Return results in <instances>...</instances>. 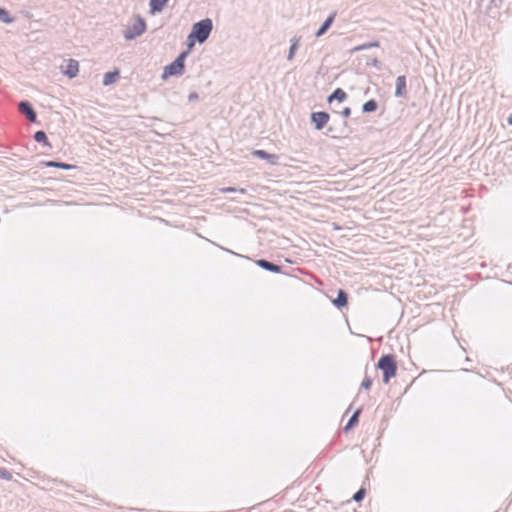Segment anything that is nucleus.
Here are the masks:
<instances>
[{
	"mask_svg": "<svg viewBox=\"0 0 512 512\" xmlns=\"http://www.w3.org/2000/svg\"><path fill=\"white\" fill-rule=\"evenodd\" d=\"M376 368L382 371L383 383L388 384L397 375L398 364L396 356L392 353L381 355L376 363Z\"/></svg>",
	"mask_w": 512,
	"mask_h": 512,
	"instance_id": "obj_1",
	"label": "nucleus"
},
{
	"mask_svg": "<svg viewBox=\"0 0 512 512\" xmlns=\"http://www.w3.org/2000/svg\"><path fill=\"white\" fill-rule=\"evenodd\" d=\"M213 30V21L210 18H204L192 25L191 37L196 38L198 44L205 43Z\"/></svg>",
	"mask_w": 512,
	"mask_h": 512,
	"instance_id": "obj_2",
	"label": "nucleus"
},
{
	"mask_svg": "<svg viewBox=\"0 0 512 512\" xmlns=\"http://www.w3.org/2000/svg\"><path fill=\"white\" fill-rule=\"evenodd\" d=\"M185 58L184 54H178L176 58L166 65L161 74L162 80H167L169 77H179L182 76L185 72Z\"/></svg>",
	"mask_w": 512,
	"mask_h": 512,
	"instance_id": "obj_3",
	"label": "nucleus"
},
{
	"mask_svg": "<svg viewBox=\"0 0 512 512\" xmlns=\"http://www.w3.org/2000/svg\"><path fill=\"white\" fill-rule=\"evenodd\" d=\"M146 30L147 23L145 19L137 14L135 17V22L132 25H128L124 29L123 36L127 41H131L144 34Z\"/></svg>",
	"mask_w": 512,
	"mask_h": 512,
	"instance_id": "obj_4",
	"label": "nucleus"
},
{
	"mask_svg": "<svg viewBox=\"0 0 512 512\" xmlns=\"http://www.w3.org/2000/svg\"><path fill=\"white\" fill-rule=\"evenodd\" d=\"M330 120V115L326 111H316L310 114V122L317 131L323 130Z\"/></svg>",
	"mask_w": 512,
	"mask_h": 512,
	"instance_id": "obj_5",
	"label": "nucleus"
},
{
	"mask_svg": "<svg viewBox=\"0 0 512 512\" xmlns=\"http://www.w3.org/2000/svg\"><path fill=\"white\" fill-rule=\"evenodd\" d=\"M18 109L20 113H22L29 122L35 123L37 122V112L34 109L33 105L28 100H22L18 103Z\"/></svg>",
	"mask_w": 512,
	"mask_h": 512,
	"instance_id": "obj_6",
	"label": "nucleus"
},
{
	"mask_svg": "<svg viewBox=\"0 0 512 512\" xmlns=\"http://www.w3.org/2000/svg\"><path fill=\"white\" fill-rule=\"evenodd\" d=\"M255 264L260 267L261 269L268 271L270 273L274 274H286L283 270V266L280 264H276L274 262H271L265 258H260L254 261Z\"/></svg>",
	"mask_w": 512,
	"mask_h": 512,
	"instance_id": "obj_7",
	"label": "nucleus"
},
{
	"mask_svg": "<svg viewBox=\"0 0 512 512\" xmlns=\"http://www.w3.org/2000/svg\"><path fill=\"white\" fill-rule=\"evenodd\" d=\"M251 154L258 159L265 160L267 163H269L272 166L279 165V155L269 153L266 150L262 149H254Z\"/></svg>",
	"mask_w": 512,
	"mask_h": 512,
	"instance_id": "obj_8",
	"label": "nucleus"
},
{
	"mask_svg": "<svg viewBox=\"0 0 512 512\" xmlns=\"http://www.w3.org/2000/svg\"><path fill=\"white\" fill-rule=\"evenodd\" d=\"M348 300L349 294L342 288L337 289V295L335 298H331L332 304L339 310H343L348 306Z\"/></svg>",
	"mask_w": 512,
	"mask_h": 512,
	"instance_id": "obj_9",
	"label": "nucleus"
},
{
	"mask_svg": "<svg viewBox=\"0 0 512 512\" xmlns=\"http://www.w3.org/2000/svg\"><path fill=\"white\" fill-rule=\"evenodd\" d=\"M407 79L405 75H400L396 78L395 83V92L394 95L396 98H406L407 97Z\"/></svg>",
	"mask_w": 512,
	"mask_h": 512,
	"instance_id": "obj_10",
	"label": "nucleus"
},
{
	"mask_svg": "<svg viewBox=\"0 0 512 512\" xmlns=\"http://www.w3.org/2000/svg\"><path fill=\"white\" fill-rule=\"evenodd\" d=\"M62 73L69 79L77 77L79 73V62L75 59H68Z\"/></svg>",
	"mask_w": 512,
	"mask_h": 512,
	"instance_id": "obj_11",
	"label": "nucleus"
},
{
	"mask_svg": "<svg viewBox=\"0 0 512 512\" xmlns=\"http://www.w3.org/2000/svg\"><path fill=\"white\" fill-rule=\"evenodd\" d=\"M40 164L43 167L58 168V169L67 170V171L74 170L77 168V166L74 164H70V163H66V162H62V161H58V160L41 161Z\"/></svg>",
	"mask_w": 512,
	"mask_h": 512,
	"instance_id": "obj_12",
	"label": "nucleus"
},
{
	"mask_svg": "<svg viewBox=\"0 0 512 512\" xmlns=\"http://www.w3.org/2000/svg\"><path fill=\"white\" fill-rule=\"evenodd\" d=\"M336 15H337V13L334 11V12H331L327 16V18L323 21V23L320 25V27L315 32L314 36L316 38H319V37L323 36L324 34H326V32L331 28Z\"/></svg>",
	"mask_w": 512,
	"mask_h": 512,
	"instance_id": "obj_13",
	"label": "nucleus"
},
{
	"mask_svg": "<svg viewBox=\"0 0 512 512\" xmlns=\"http://www.w3.org/2000/svg\"><path fill=\"white\" fill-rule=\"evenodd\" d=\"M362 413V407H359L357 408L353 414L350 416V418L348 419L347 423L345 424L343 430L345 433H348L349 431H351L353 428H355L358 423H359V417Z\"/></svg>",
	"mask_w": 512,
	"mask_h": 512,
	"instance_id": "obj_14",
	"label": "nucleus"
},
{
	"mask_svg": "<svg viewBox=\"0 0 512 512\" xmlns=\"http://www.w3.org/2000/svg\"><path fill=\"white\" fill-rule=\"evenodd\" d=\"M348 98L347 93L342 88H336L334 91L328 95L327 102L331 104L334 101L342 103L346 101Z\"/></svg>",
	"mask_w": 512,
	"mask_h": 512,
	"instance_id": "obj_15",
	"label": "nucleus"
},
{
	"mask_svg": "<svg viewBox=\"0 0 512 512\" xmlns=\"http://www.w3.org/2000/svg\"><path fill=\"white\" fill-rule=\"evenodd\" d=\"M170 0H150L149 9L150 13L155 15L161 13L168 5Z\"/></svg>",
	"mask_w": 512,
	"mask_h": 512,
	"instance_id": "obj_16",
	"label": "nucleus"
},
{
	"mask_svg": "<svg viewBox=\"0 0 512 512\" xmlns=\"http://www.w3.org/2000/svg\"><path fill=\"white\" fill-rule=\"evenodd\" d=\"M120 78V71L118 69H114L112 71H108L103 75L102 84L104 86H110L116 83Z\"/></svg>",
	"mask_w": 512,
	"mask_h": 512,
	"instance_id": "obj_17",
	"label": "nucleus"
},
{
	"mask_svg": "<svg viewBox=\"0 0 512 512\" xmlns=\"http://www.w3.org/2000/svg\"><path fill=\"white\" fill-rule=\"evenodd\" d=\"M301 39L302 37L301 36H293L290 40V47H289V51H288V54H287V60L288 61H292L295 57V54L300 46V43H301Z\"/></svg>",
	"mask_w": 512,
	"mask_h": 512,
	"instance_id": "obj_18",
	"label": "nucleus"
},
{
	"mask_svg": "<svg viewBox=\"0 0 512 512\" xmlns=\"http://www.w3.org/2000/svg\"><path fill=\"white\" fill-rule=\"evenodd\" d=\"M33 139L35 142L43 145L47 148H52V144L48 139V136L44 130H38L34 133Z\"/></svg>",
	"mask_w": 512,
	"mask_h": 512,
	"instance_id": "obj_19",
	"label": "nucleus"
},
{
	"mask_svg": "<svg viewBox=\"0 0 512 512\" xmlns=\"http://www.w3.org/2000/svg\"><path fill=\"white\" fill-rule=\"evenodd\" d=\"M378 102L376 99L372 98V99H369L368 101H366L362 107H361V111L363 114H370V113H373L375 112L377 109H378Z\"/></svg>",
	"mask_w": 512,
	"mask_h": 512,
	"instance_id": "obj_20",
	"label": "nucleus"
},
{
	"mask_svg": "<svg viewBox=\"0 0 512 512\" xmlns=\"http://www.w3.org/2000/svg\"><path fill=\"white\" fill-rule=\"evenodd\" d=\"M15 17L4 7H0V22L5 24H12L15 22Z\"/></svg>",
	"mask_w": 512,
	"mask_h": 512,
	"instance_id": "obj_21",
	"label": "nucleus"
},
{
	"mask_svg": "<svg viewBox=\"0 0 512 512\" xmlns=\"http://www.w3.org/2000/svg\"><path fill=\"white\" fill-rule=\"evenodd\" d=\"M195 43H197L196 38L191 37V33H189L186 42L187 48L181 51L179 54H184L185 58H187L188 55L191 53L192 49L194 48Z\"/></svg>",
	"mask_w": 512,
	"mask_h": 512,
	"instance_id": "obj_22",
	"label": "nucleus"
},
{
	"mask_svg": "<svg viewBox=\"0 0 512 512\" xmlns=\"http://www.w3.org/2000/svg\"><path fill=\"white\" fill-rule=\"evenodd\" d=\"M366 495V489L364 487H361L359 490H357L354 495L352 496V500L355 502H361Z\"/></svg>",
	"mask_w": 512,
	"mask_h": 512,
	"instance_id": "obj_23",
	"label": "nucleus"
},
{
	"mask_svg": "<svg viewBox=\"0 0 512 512\" xmlns=\"http://www.w3.org/2000/svg\"><path fill=\"white\" fill-rule=\"evenodd\" d=\"M372 383H373V379L367 373H365L364 379H363L360 387L363 390H369L372 386Z\"/></svg>",
	"mask_w": 512,
	"mask_h": 512,
	"instance_id": "obj_24",
	"label": "nucleus"
},
{
	"mask_svg": "<svg viewBox=\"0 0 512 512\" xmlns=\"http://www.w3.org/2000/svg\"><path fill=\"white\" fill-rule=\"evenodd\" d=\"M366 65L374 67L377 70H382V63L377 58H368Z\"/></svg>",
	"mask_w": 512,
	"mask_h": 512,
	"instance_id": "obj_25",
	"label": "nucleus"
},
{
	"mask_svg": "<svg viewBox=\"0 0 512 512\" xmlns=\"http://www.w3.org/2000/svg\"><path fill=\"white\" fill-rule=\"evenodd\" d=\"M0 479L10 481L12 479V473L8 469L0 467Z\"/></svg>",
	"mask_w": 512,
	"mask_h": 512,
	"instance_id": "obj_26",
	"label": "nucleus"
},
{
	"mask_svg": "<svg viewBox=\"0 0 512 512\" xmlns=\"http://www.w3.org/2000/svg\"><path fill=\"white\" fill-rule=\"evenodd\" d=\"M361 47H363V50H367L370 48H378V47H380V42L378 40L365 42V43L361 44Z\"/></svg>",
	"mask_w": 512,
	"mask_h": 512,
	"instance_id": "obj_27",
	"label": "nucleus"
},
{
	"mask_svg": "<svg viewBox=\"0 0 512 512\" xmlns=\"http://www.w3.org/2000/svg\"><path fill=\"white\" fill-rule=\"evenodd\" d=\"M219 247H220L222 250H224L225 252H228V253H230V254H232V255L236 256V257H239V258H245V259H247V260H251V258H250V257H248V256H245V255H242V254L236 253V252H234V251H232V250H230V249H228V248H224V247H221V246H219Z\"/></svg>",
	"mask_w": 512,
	"mask_h": 512,
	"instance_id": "obj_28",
	"label": "nucleus"
},
{
	"mask_svg": "<svg viewBox=\"0 0 512 512\" xmlns=\"http://www.w3.org/2000/svg\"><path fill=\"white\" fill-rule=\"evenodd\" d=\"M341 116L344 118H348L351 115V108L350 107H344L342 111L340 112Z\"/></svg>",
	"mask_w": 512,
	"mask_h": 512,
	"instance_id": "obj_29",
	"label": "nucleus"
},
{
	"mask_svg": "<svg viewBox=\"0 0 512 512\" xmlns=\"http://www.w3.org/2000/svg\"><path fill=\"white\" fill-rule=\"evenodd\" d=\"M199 99V95L197 92H191L189 93L188 95V101L189 102H194V101H197Z\"/></svg>",
	"mask_w": 512,
	"mask_h": 512,
	"instance_id": "obj_30",
	"label": "nucleus"
},
{
	"mask_svg": "<svg viewBox=\"0 0 512 512\" xmlns=\"http://www.w3.org/2000/svg\"><path fill=\"white\" fill-rule=\"evenodd\" d=\"M222 193H236V187L228 186L221 189Z\"/></svg>",
	"mask_w": 512,
	"mask_h": 512,
	"instance_id": "obj_31",
	"label": "nucleus"
},
{
	"mask_svg": "<svg viewBox=\"0 0 512 512\" xmlns=\"http://www.w3.org/2000/svg\"><path fill=\"white\" fill-rule=\"evenodd\" d=\"M360 51H364V50H363V47H361V44H360V45H358V46H355L353 49H351L350 53H351V54H354V53H356V52H360Z\"/></svg>",
	"mask_w": 512,
	"mask_h": 512,
	"instance_id": "obj_32",
	"label": "nucleus"
},
{
	"mask_svg": "<svg viewBox=\"0 0 512 512\" xmlns=\"http://www.w3.org/2000/svg\"><path fill=\"white\" fill-rule=\"evenodd\" d=\"M236 193L246 194L247 190L245 188H236Z\"/></svg>",
	"mask_w": 512,
	"mask_h": 512,
	"instance_id": "obj_33",
	"label": "nucleus"
},
{
	"mask_svg": "<svg viewBox=\"0 0 512 512\" xmlns=\"http://www.w3.org/2000/svg\"><path fill=\"white\" fill-rule=\"evenodd\" d=\"M506 121L509 126H512V112L508 115Z\"/></svg>",
	"mask_w": 512,
	"mask_h": 512,
	"instance_id": "obj_34",
	"label": "nucleus"
},
{
	"mask_svg": "<svg viewBox=\"0 0 512 512\" xmlns=\"http://www.w3.org/2000/svg\"><path fill=\"white\" fill-rule=\"evenodd\" d=\"M25 16L29 18L31 16V13L30 12H26Z\"/></svg>",
	"mask_w": 512,
	"mask_h": 512,
	"instance_id": "obj_35",
	"label": "nucleus"
},
{
	"mask_svg": "<svg viewBox=\"0 0 512 512\" xmlns=\"http://www.w3.org/2000/svg\"><path fill=\"white\" fill-rule=\"evenodd\" d=\"M332 131H333L332 127H329L328 132H332Z\"/></svg>",
	"mask_w": 512,
	"mask_h": 512,
	"instance_id": "obj_36",
	"label": "nucleus"
}]
</instances>
